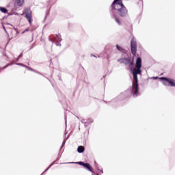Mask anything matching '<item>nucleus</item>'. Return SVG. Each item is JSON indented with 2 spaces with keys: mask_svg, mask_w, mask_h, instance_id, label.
I'll use <instances>...</instances> for the list:
<instances>
[{
  "mask_svg": "<svg viewBox=\"0 0 175 175\" xmlns=\"http://www.w3.org/2000/svg\"><path fill=\"white\" fill-rule=\"evenodd\" d=\"M142 58H137L135 67L132 70L133 76V88L135 91L134 94L137 95V75H142Z\"/></svg>",
  "mask_w": 175,
  "mask_h": 175,
  "instance_id": "nucleus-1",
  "label": "nucleus"
},
{
  "mask_svg": "<svg viewBox=\"0 0 175 175\" xmlns=\"http://www.w3.org/2000/svg\"><path fill=\"white\" fill-rule=\"evenodd\" d=\"M112 8L113 9H115V10H117L118 14L122 17L128 14V11L125 6H124V4H122L121 0H115L113 3Z\"/></svg>",
  "mask_w": 175,
  "mask_h": 175,
  "instance_id": "nucleus-2",
  "label": "nucleus"
},
{
  "mask_svg": "<svg viewBox=\"0 0 175 175\" xmlns=\"http://www.w3.org/2000/svg\"><path fill=\"white\" fill-rule=\"evenodd\" d=\"M160 80H162V83L164 85L170 86V87H175V80L172 79H167L165 77L159 78Z\"/></svg>",
  "mask_w": 175,
  "mask_h": 175,
  "instance_id": "nucleus-3",
  "label": "nucleus"
},
{
  "mask_svg": "<svg viewBox=\"0 0 175 175\" xmlns=\"http://www.w3.org/2000/svg\"><path fill=\"white\" fill-rule=\"evenodd\" d=\"M131 53L133 55L136 54V40L135 39L131 40Z\"/></svg>",
  "mask_w": 175,
  "mask_h": 175,
  "instance_id": "nucleus-4",
  "label": "nucleus"
},
{
  "mask_svg": "<svg viewBox=\"0 0 175 175\" xmlns=\"http://www.w3.org/2000/svg\"><path fill=\"white\" fill-rule=\"evenodd\" d=\"M26 18L28 20L29 24H32V12L31 11H28L26 13Z\"/></svg>",
  "mask_w": 175,
  "mask_h": 175,
  "instance_id": "nucleus-5",
  "label": "nucleus"
},
{
  "mask_svg": "<svg viewBox=\"0 0 175 175\" xmlns=\"http://www.w3.org/2000/svg\"><path fill=\"white\" fill-rule=\"evenodd\" d=\"M78 163L79 165H81L82 166H84V167H86V169H88V170H90V172H92V169L91 168V165H90V164L84 163L83 162H79Z\"/></svg>",
  "mask_w": 175,
  "mask_h": 175,
  "instance_id": "nucleus-6",
  "label": "nucleus"
},
{
  "mask_svg": "<svg viewBox=\"0 0 175 175\" xmlns=\"http://www.w3.org/2000/svg\"><path fill=\"white\" fill-rule=\"evenodd\" d=\"M125 64H127V65H133V59L131 60L129 59H126L124 60Z\"/></svg>",
  "mask_w": 175,
  "mask_h": 175,
  "instance_id": "nucleus-7",
  "label": "nucleus"
},
{
  "mask_svg": "<svg viewBox=\"0 0 175 175\" xmlns=\"http://www.w3.org/2000/svg\"><path fill=\"white\" fill-rule=\"evenodd\" d=\"M17 5L18 6H23L24 5V0H17Z\"/></svg>",
  "mask_w": 175,
  "mask_h": 175,
  "instance_id": "nucleus-8",
  "label": "nucleus"
},
{
  "mask_svg": "<svg viewBox=\"0 0 175 175\" xmlns=\"http://www.w3.org/2000/svg\"><path fill=\"white\" fill-rule=\"evenodd\" d=\"M77 151L79 153L84 152V148L83 146H79L77 148Z\"/></svg>",
  "mask_w": 175,
  "mask_h": 175,
  "instance_id": "nucleus-9",
  "label": "nucleus"
},
{
  "mask_svg": "<svg viewBox=\"0 0 175 175\" xmlns=\"http://www.w3.org/2000/svg\"><path fill=\"white\" fill-rule=\"evenodd\" d=\"M0 12H2V13H8V10L5 8L0 7Z\"/></svg>",
  "mask_w": 175,
  "mask_h": 175,
  "instance_id": "nucleus-10",
  "label": "nucleus"
},
{
  "mask_svg": "<svg viewBox=\"0 0 175 175\" xmlns=\"http://www.w3.org/2000/svg\"><path fill=\"white\" fill-rule=\"evenodd\" d=\"M116 47H117L118 50H119L120 51H121V50H122V49L121 48V46H118V45H117Z\"/></svg>",
  "mask_w": 175,
  "mask_h": 175,
  "instance_id": "nucleus-11",
  "label": "nucleus"
},
{
  "mask_svg": "<svg viewBox=\"0 0 175 175\" xmlns=\"http://www.w3.org/2000/svg\"><path fill=\"white\" fill-rule=\"evenodd\" d=\"M116 23L120 25V24H121V23L120 22V21L118 20V18H116Z\"/></svg>",
  "mask_w": 175,
  "mask_h": 175,
  "instance_id": "nucleus-12",
  "label": "nucleus"
},
{
  "mask_svg": "<svg viewBox=\"0 0 175 175\" xmlns=\"http://www.w3.org/2000/svg\"><path fill=\"white\" fill-rule=\"evenodd\" d=\"M29 31V29H26L25 31L22 32V33H25V32H28Z\"/></svg>",
  "mask_w": 175,
  "mask_h": 175,
  "instance_id": "nucleus-13",
  "label": "nucleus"
},
{
  "mask_svg": "<svg viewBox=\"0 0 175 175\" xmlns=\"http://www.w3.org/2000/svg\"><path fill=\"white\" fill-rule=\"evenodd\" d=\"M152 79H158V77H153Z\"/></svg>",
  "mask_w": 175,
  "mask_h": 175,
  "instance_id": "nucleus-14",
  "label": "nucleus"
}]
</instances>
